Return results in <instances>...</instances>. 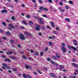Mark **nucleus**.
<instances>
[{
  "mask_svg": "<svg viewBox=\"0 0 78 78\" xmlns=\"http://www.w3.org/2000/svg\"><path fill=\"white\" fill-rule=\"evenodd\" d=\"M36 27H35V29L36 31H39L40 30V28H41V26L40 25H38L37 24H36Z\"/></svg>",
  "mask_w": 78,
  "mask_h": 78,
  "instance_id": "f257e3e1",
  "label": "nucleus"
},
{
  "mask_svg": "<svg viewBox=\"0 0 78 78\" xmlns=\"http://www.w3.org/2000/svg\"><path fill=\"white\" fill-rule=\"evenodd\" d=\"M20 38L22 40H25V37L24 36V35L22 34H20Z\"/></svg>",
  "mask_w": 78,
  "mask_h": 78,
  "instance_id": "f03ea898",
  "label": "nucleus"
},
{
  "mask_svg": "<svg viewBox=\"0 0 78 78\" xmlns=\"http://www.w3.org/2000/svg\"><path fill=\"white\" fill-rule=\"evenodd\" d=\"M67 47L68 48L70 49V50H72V49H73V50H78L76 48L73 46H70L69 45H68Z\"/></svg>",
  "mask_w": 78,
  "mask_h": 78,
  "instance_id": "7ed1b4c3",
  "label": "nucleus"
},
{
  "mask_svg": "<svg viewBox=\"0 0 78 78\" xmlns=\"http://www.w3.org/2000/svg\"><path fill=\"white\" fill-rule=\"evenodd\" d=\"M25 67L26 69H32V67L31 66L27 64L25 65Z\"/></svg>",
  "mask_w": 78,
  "mask_h": 78,
  "instance_id": "20e7f679",
  "label": "nucleus"
},
{
  "mask_svg": "<svg viewBox=\"0 0 78 78\" xmlns=\"http://www.w3.org/2000/svg\"><path fill=\"white\" fill-rule=\"evenodd\" d=\"M38 20L39 21V22L41 24H42V25H44V22H42V19H43V18H38Z\"/></svg>",
  "mask_w": 78,
  "mask_h": 78,
  "instance_id": "39448f33",
  "label": "nucleus"
},
{
  "mask_svg": "<svg viewBox=\"0 0 78 78\" xmlns=\"http://www.w3.org/2000/svg\"><path fill=\"white\" fill-rule=\"evenodd\" d=\"M9 27H10V28H11L12 29H15V27H14V26L12 25V24L9 23Z\"/></svg>",
  "mask_w": 78,
  "mask_h": 78,
  "instance_id": "423d86ee",
  "label": "nucleus"
},
{
  "mask_svg": "<svg viewBox=\"0 0 78 78\" xmlns=\"http://www.w3.org/2000/svg\"><path fill=\"white\" fill-rule=\"evenodd\" d=\"M24 34H25V35H26V36H31L30 33L29 32H25L24 33Z\"/></svg>",
  "mask_w": 78,
  "mask_h": 78,
  "instance_id": "0eeeda50",
  "label": "nucleus"
},
{
  "mask_svg": "<svg viewBox=\"0 0 78 78\" xmlns=\"http://www.w3.org/2000/svg\"><path fill=\"white\" fill-rule=\"evenodd\" d=\"M5 62H7V61H8V62H11V60L8 58L5 59Z\"/></svg>",
  "mask_w": 78,
  "mask_h": 78,
  "instance_id": "6e6552de",
  "label": "nucleus"
},
{
  "mask_svg": "<svg viewBox=\"0 0 78 78\" xmlns=\"http://www.w3.org/2000/svg\"><path fill=\"white\" fill-rule=\"evenodd\" d=\"M5 62H7V61H8V62H11V60L8 58L5 59Z\"/></svg>",
  "mask_w": 78,
  "mask_h": 78,
  "instance_id": "1a4fd4ad",
  "label": "nucleus"
},
{
  "mask_svg": "<svg viewBox=\"0 0 78 78\" xmlns=\"http://www.w3.org/2000/svg\"><path fill=\"white\" fill-rule=\"evenodd\" d=\"M72 65L73 66H74L75 67H78V65L75 63H72Z\"/></svg>",
  "mask_w": 78,
  "mask_h": 78,
  "instance_id": "9d476101",
  "label": "nucleus"
},
{
  "mask_svg": "<svg viewBox=\"0 0 78 78\" xmlns=\"http://www.w3.org/2000/svg\"><path fill=\"white\" fill-rule=\"evenodd\" d=\"M7 12H8V11H7V10H6V9H4L3 10H2L1 11V13H4V12H5V13Z\"/></svg>",
  "mask_w": 78,
  "mask_h": 78,
  "instance_id": "9b49d317",
  "label": "nucleus"
},
{
  "mask_svg": "<svg viewBox=\"0 0 78 78\" xmlns=\"http://www.w3.org/2000/svg\"><path fill=\"white\" fill-rule=\"evenodd\" d=\"M62 50L63 51H64V52H66V49L65 48L62 47Z\"/></svg>",
  "mask_w": 78,
  "mask_h": 78,
  "instance_id": "f8f14e48",
  "label": "nucleus"
},
{
  "mask_svg": "<svg viewBox=\"0 0 78 78\" xmlns=\"http://www.w3.org/2000/svg\"><path fill=\"white\" fill-rule=\"evenodd\" d=\"M6 34L7 36H10L11 35V33L9 31H7L6 32Z\"/></svg>",
  "mask_w": 78,
  "mask_h": 78,
  "instance_id": "ddd939ff",
  "label": "nucleus"
},
{
  "mask_svg": "<svg viewBox=\"0 0 78 78\" xmlns=\"http://www.w3.org/2000/svg\"><path fill=\"white\" fill-rule=\"evenodd\" d=\"M28 24L29 25H32L33 24V22L31 21H29L28 22Z\"/></svg>",
  "mask_w": 78,
  "mask_h": 78,
  "instance_id": "4468645a",
  "label": "nucleus"
},
{
  "mask_svg": "<svg viewBox=\"0 0 78 78\" xmlns=\"http://www.w3.org/2000/svg\"><path fill=\"white\" fill-rule=\"evenodd\" d=\"M50 75L52 77H55V74H54L53 73H51Z\"/></svg>",
  "mask_w": 78,
  "mask_h": 78,
  "instance_id": "2eb2a0df",
  "label": "nucleus"
},
{
  "mask_svg": "<svg viewBox=\"0 0 78 78\" xmlns=\"http://www.w3.org/2000/svg\"><path fill=\"white\" fill-rule=\"evenodd\" d=\"M51 24L52 27H53L54 28L55 27V24H54V23H53V22H51Z\"/></svg>",
  "mask_w": 78,
  "mask_h": 78,
  "instance_id": "dca6fc26",
  "label": "nucleus"
},
{
  "mask_svg": "<svg viewBox=\"0 0 78 78\" xmlns=\"http://www.w3.org/2000/svg\"><path fill=\"white\" fill-rule=\"evenodd\" d=\"M51 58L52 59H54V60H56V59H57V58L55 56H53L51 57Z\"/></svg>",
  "mask_w": 78,
  "mask_h": 78,
  "instance_id": "f3484780",
  "label": "nucleus"
},
{
  "mask_svg": "<svg viewBox=\"0 0 78 78\" xmlns=\"http://www.w3.org/2000/svg\"><path fill=\"white\" fill-rule=\"evenodd\" d=\"M22 58L23 59H27V57L24 55H23Z\"/></svg>",
  "mask_w": 78,
  "mask_h": 78,
  "instance_id": "a211bd4d",
  "label": "nucleus"
},
{
  "mask_svg": "<svg viewBox=\"0 0 78 78\" xmlns=\"http://www.w3.org/2000/svg\"><path fill=\"white\" fill-rule=\"evenodd\" d=\"M9 58L11 59H16V57L10 56L9 57Z\"/></svg>",
  "mask_w": 78,
  "mask_h": 78,
  "instance_id": "6ab92c4d",
  "label": "nucleus"
},
{
  "mask_svg": "<svg viewBox=\"0 0 78 78\" xmlns=\"http://www.w3.org/2000/svg\"><path fill=\"white\" fill-rule=\"evenodd\" d=\"M44 8V7L43 6H41L39 7V9L40 10H43V9Z\"/></svg>",
  "mask_w": 78,
  "mask_h": 78,
  "instance_id": "aec40b11",
  "label": "nucleus"
},
{
  "mask_svg": "<svg viewBox=\"0 0 78 78\" xmlns=\"http://www.w3.org/2000/svg\"><path fill=\"white\" fill-rule=\"evenodd\" d=\"M23 76L24 78H27V75H26V74L25 73L23 74Z\"/></svg>",
  "mask_w": 78,
  "mask_h": 78,
  "instance_id": "412c9836",
  "label": "nucleus"
},
{
  "mask_svg": "<svg viewBox=\"0 0 78 78\" xmlns=\"http://www.w3.org/2000/svg\"><path fill=\"white\" fill-rule=\"evenodd\" d=\"M69 4H71V5H73V2L71 0L69 1Z\"/></svg>",
  "mask_w": 78,
  "mask_h": 78,
  "instance_id": "4be33fe9",
  "label": "nucleus"
},
{
  "mask_svg": "<svg viewBox=\"0 0 78 78\" xmlns=\"http://www.w3.org/2000/svg\"><path fill=\"white\" fill-rule=\"evenodd\" d=\"M36 71L38 72V73H39L40 74H42V72L40 71V70H37Z\"/></svg>",
  "mask_w": 78,
  "mask_h": 78,
  "instance_id": "5701e85b",
  "label": "nucleus"
},
{
  "mask_svg": "<svg viewBox=\"0 0 78 78\" xmlns=\"http://www.w3.org/2000/svg\"><path fill=\"white\" fill-rule=\"evenodd\" d=\"M56 57H57V58H60V56H59V54L58 53H56Z\"/></svg>",
  "mask_w": 78,
  "mask_h": 78,
  "instance_id": "b1692460",
  "label": "nucleus"
},
{
  "mask_svg": "<svg viewBox=\"0 0 78 78\" xmlns=\"http://www.w3.org/2000/svg\"><path fill=\"white\" fill-rule=\"evenodd\" d=\"M23 23H24V24L25 25H27V23H26V22H25V21L23 20Z\"/></svg>",
  "mask_w": 78,
  "mask_h": 78,
  "instance_id": "393cba45",
  "label": "nucleus"
},
{
  "mask_svg": "<svg viewBox=\"0 0 78 78\" xmlns=\"http://www.w3.org/2000/svg\"><path fill=\"white\" fill-rule=\"evenodd\" d=\"M41 29H42V30H43L44 31L45 30V28H44V26H41Z\"/></svg>",
  "mask_w": 78,
  "mask_h": 78,
  "instance_id": "a878e982",
  "label": "nucleus"
},
{
  "mask_svg": "<svg viewBox=\"0 0 78 78\" xmlns=\"http://www.w3.org/2000/svg\"><path fill=\"white\" fill-rule=\"evenodd\" d=\"M62 47H66V44H65V43H62Z\"/></svg>",
  "mask_w": 78,
  "mask_h": 78,
  "instance_id": "bb28decb",
  "label": "nucleus"
},
{
  "mask_svg": "<svg viewBox=\"0 0 78 78\" xmlns=\"http://www.w3.org/2000/svg\"><path fill=\"white\" fill-rule=\"evenodd\" d=\"M66 20H67L68 22H69L70 21V19L69 18H66Z\"/></svg>",
  "mask_w": 78,
  "mask_h": 78,
  "instance_id": "cd10ccee",
  "label": "nucleus"
},
{
  "mask_svg": "<svg viewBox=\"0 0 78 78\" xmlns=\"http://www.w3.org/2000/svg\"><path fill=\"white\" fill-rule=\"evenodd\" d=\"M0 33L2 34L3 33H4V31L1 29H0Z\"/></svg>",
  "mask_w": 78,
  "mask_h": 78,
  "instance_id": "c85d7f7f",
  "label": "nucleus"
},
{
  "mask_svg": "<svg viewBox=\"0 0 78 78\" xmlns=\"http://www.w3.org/2000/svg\"><path fill=\"white\" fill-rule=\"evenodd\" d=\"M12 70H13V71H14V72H16V71L17 70V69L16 68H13L12 69Z\"/></svg>",
  "mask_w": 78,
  "mask_h": 78,
  "instance_id": "c756f323",
  "label": "nucleus"
},
{
  "mask_svg": "<svg viewBox=\"0 0 78 78\" xmlns=\"http://www.w3.org/2000/svg\"><path fill=\"white\" fill-rule=\"evenodd\" d=\"M2 24L3 25H4V26H5V27H6V24L4 22H2Z\"/></svg>",
  "mask_w": 78,
  "mask_h": 78,
  "instance_id": "7c9ffc66",
  "label": "nucleus"
},
{
  "mask_svg": "<svg viewBox=\"0 0 78 78\" xmlns=\"http://www.w3.org/2000/svg\"><path fill=\"white\" fill-rule=\"evenodd\" d=\"M3 66L4 67H7V65L5 63H3Z\"/></svg>",
  "mask_w": 78,
  "mask_h": 78,
  "instance_id": "2f4dec72",
  "label": "nucleus"
},
{
  "mask_svg": "<svg viewBox=\"0 0 78 78\" xmlns=\"http://www.w3.org/2000/svg\"><path fill=\"white\" fill-rule=\"evenodd\" d=\"M12 19L13 20H16V18H15V16H12Z\"/></svg>",
  "mask_w": 78,
  "mask_h": 78,
  "instance_id": "473e14b6",
  "label": "nucleus"
},
{
  "mask_svg": "<svg viewBox=\"0 0 78 78\" xmlns=\"http://www.w3.org/2000/svg\"><path fill=\"white\" fill-rule=\"evenodd\" d=\"M43 10H44V11H48V9H47V8H44V9H43Z\"/></svg>",
  "mask_w": 78,
  "mask_h": 78,
  "instance_id": "72a5a7b5",
  "label": "nucleus"
},
{
  "mask_svg": "<svg viewBox=\"0 0 78 78\" xmlns=\"http://www.w3.org/2000/svg\"><path fill=\"white\" fill-rule=\"evenodd\" d=\"M47 60L48 61H50V60H51V58L49 57H48L47 58Z\"/></svg>",
  "mask_w": 78,
  "mask_h": 78,
  "instance_id": "f704fd0d",
  "label": "nucleus"
},
{
  "mask_svg": "<svg viewBox=\"0 0 78 78\" xmlns=\"http://www.w3.org/2000/svg\"><path fill=\"white\" fill-rule=\"evenodd\" d=\"M60 5H63V3L62 2H59Z\"/></svg>",
  "mask_w": 78,
  "mask_h": 78,
  "instance_id": "c9c22d12",
  "label": "nucleus"
},
{
  "mask_svg": "<svg viewBox=\"0 0 78 78\" xmlns=\"http://www.w3.org/2000/svg\"><path fill=\"white\" fill-rule=\"evenodd\" d=\"M49 44L50 45H53V44H52V42H49Z\"/></svg>",
  "mask_w": 78,
  "mask_h": 78,
  "instance_id": "e433bc0d",
  "label": "nucleus"
},
{
  "mask_svg": "<svg viewBox=\"0 0 78 78\" xmlns=\"http://www.w3.org/2000/svg\"><path fill=\"white\" fill-rule=\"evenodd\" d=\"M60 67L62 69H64V66L63 65H60Z\"/></svg>",
  "mask_w": 78,
  "mask_h": 78,
  "instance_id": "4c0bfd02",
  "label": "nucleus"
},
{
  "mask_svg": "<svg viewBox=\"0 0 78 78\" xmlns=\"http://www.w3.org/2000/svg\"><path fill=\"white\" fill-rule=\"evenodd\" d=\"M27 76V77L29 78H32L31 76L29 74H28Z\"/></svg>",
  "mask_w": 78,
  "mask_h": 78,
  "instance_id": "58836bf2",
  "label": "nucleus"
},
{
  "mask_svg": "<svg viewBox=\"0 0 78 78\" xmlns=\"http://www.w3.org/2000/svg\"><path fill=\"white\" fill-rule=\"evenodd\" d=\"M46 28L48 29L49 30V29H50L51 28V27H50L49 26H47L46 27Z\"/></svg>",
  "mask_w": 78,
  "mask_h": 78,
  "instance_id": "ea45409f",
  "label": "nucleus"
},
{
  "mask_svg": "<svg viewBox=\"0 0 78 78\" xmlns=\"http://www.w3.org/2000/svg\"><path fill=\"white\" fill-rule=\"evenodd\" d=\"M40 55L41 56H42L44 55V53H43V52H41Z\"/></svg>",
  "mask_w": 78,
  "mask_h": 78,
  "instance_id": "a19ab883",
  "label": "nucleus"
},
{
  "mask_svg": "<svg viewBox=\"0 0 78 78\" xmlns=\"http://www.w3.org/2000/svg\"><path fill=\"white\" fill-rule=\"evenodd\" d=\"M8 51L9 52L10 55H12V52L11 51Z\"/></svg>",
  "mask_w": 78,
  "mask_h": 78,
  "instance_id": "79ce46f5",
  "label": "nucleus"
},
{
  "mask_svg": "<svg viewBox=\"0 0 78 78\" xmlns=\"http://www.w3.org/2000/svg\"><path fill=\"white\" fill-rule=\"evenodd\" d=\"M2 39H4V40H6V39H7V38L5 37H2Z\"/></svg>",
  "mask_w": 78,
  "mask_h": 78,
  "instance_id": "37998d69",
  "label": "nucleus"
},
{
  "mask_svg": "<svg viewBox=\"0 0 78 78\" xmlns=\"http://www.w3.org/2000/svg\"><path fill=\"white\" fill-rule=\"evenodd\" d=\"M43 17L47 18V16L46 15L44 14L43 15Z\"/></svg>",
  "mask_w": 78,
  "mask_h": 78,
  "instance_id": "c03bdc74",
  "label": "nucleus"
},
{
  "mask_svg": "<svg viewBox=\"0 0 78 78\" xmlns=\"http://www.w3.org/2000/svg\"><path fill=\"white\" fill-rule=\"evenodd\" d=\"M65 8L66 9H68L69 8V6H65Z\"/></svg>",
  "mask_w": 78,
  "mask_h": 78,
  "instance_id": "a18cd8bd",
  "label": "nucleus"
},
{
  "mask_svg": "<svg viewBox=\"0 0 78 78\" xmlns=\"http://www.w3.org/2000/svg\"><path fill=\"white\" fill-rule=\"evenodd\" d=\"M26 17L27 18H30V16L29 15H27L26 16Z\"/></svg>",
  "mask_w": 78,
  "mask_h": 78,
  "instance_id": "49530a36",
  "label": "nucleus"
},
{
  "mask_svg": "<svg viewBox=\"0 0 78 78\" xmlns=\"http://www.w3.org/2000/svg\"><path fill=\"white\" fill-rule=\"evenodd\" d=\"M30 52L33 53H34V50L33 49H31L30 50Z\"/></svg>",
  "mask_w": 78,
  "mask_h": 78,
  "instance_id": "de8ad7c7",
  "label": "nucleus"
},
{
  "mask_svg": "<svg viewBox=\"0 0 78 78\" xmlns=\"http://www.w3.org/2000/svg\"><path fill=\"white\" fill-rule=\"evenodd\" d=\"M35 55L36 56H37V55H38V53H37V52H35Z\"/></svg>",
  "mask_w": 78,
  "mask_h": 78,
  "instance_id": "09e8293b",
  "label": "nucleus"
},
{
  "mask_svg": "<svg viewBox=\"0 0 78 78\" xmlns=\"http://www.w3.org/2000/svg\"><path fill=\"white\" fill-rule=\"evenodd\" d=\"M48 1L49 2V3H52L53 2V1H52V0H48Z\"/></svg>",
  "mask_w": 78,
  "mask_h": 78,
  "instance_id": "8fccbe9b",
  "label": "nucleus"
},
{
  "mask_svg": "<svg viewBox=\"0 0 78 78\" xmlns=\"http://www.w3.org/2000/svg\"><path fill=\"white\" fill-rule=\"evenodd\" d=\"M50 62H51V63H52V64H55V63L52 60H51L50 61Z\"/></svg>",
  "mask_w": 78,
  "mask_h": 78,
  "instance_id": "3c124183",
  "label": "nucleus"
},
{
  "mask_svg": "<svg viewBox=\"0 0 78 78\" xmlns=\"http://www.w3.org/2000/svg\"><path fill=\"white\" fill-rule=\"evenodd\" d=\"M61 11V12H64V11H65V10L64 9H62Z\"/></svg>",
  "mask_w": 78,
  "mask_h": 78,
  "instance_id": "603ef678",
  "label": "nucleus"
},
{
  "mask_svg": "<svg viewBox=\"0 0 78 78\" xmlns=\"http://www.w3.org/2000/svg\"><path fill=\"white\" fill-rule=\"evenodd\" d=\"M18 75L20 77L21 76V75H22V74L20 73H18Z\"/></svg>",
  "mask_w": 78,
  "mask_h": 78,
  "instance_id": "864d4df0",
  "label": "nucleus"
},
{
  "mask_svg": "<svg viewBox=\"0 0 78 78\" xmlns=\"http://www.w3.org/2000/svg\"><path fill=\"white\" fill-rule=\"evenodd\" d=\"M10 41L11 42H14V41L13 40H10Z\"/></svg>",
  "mask_w": 78,
  "mask_h": 78,
  "instance_id": "5fc2aeb1",
  "label": "nucleus"
},
{
  "mask_svg": "<svg viewBox=\"0 0 78 78\" xmlns=\"http://www.w3.org/2000/svg\"><path fill=\"white\" fill-rule=\"evenodd\" d=\"M73 44H74V45H76V46L78 45V43H74Z\"/></svg>",
  "mask_w": 78,
  "mask_h": 78,
  "instance_id": "6e6d98bb",
  "label": "nucleus"
},
{
  "mask_svg": "<svg viewBox=\"0 0 78 78\" xmlns=\"http://www.w3.org/2000/svg\"><path fill=\"white\" fill-rule=\"evenodd\" d=\"M21 29H25V27L23 26H21Z\"/></svg>",
  "mask_w": 78,
  "mask_h": 78,
  "instance_id": "4d7b16f0",
  "label": "nucleus"
},
{
  "mask_svg": "<svg viewBox=\"0 0 78 78\" xmlns=\"http://www.w3.org/2000/svg\"><path fill=\"white\" fill-rule=\"evenodd\" d=\"M2 68L3 69H5L6 67H5L4 66H2Z\"/></svg>",
  "mask_w": 78,
  "mask_h": 78,
  "instance_id": "13d9d810",
  "label": "nucleus"
},
{
  "mask_svg": "<svg viewBox=\"0 0 78 78\" xmlns=\"http://www.w3.org/2000/svg\"><path fill=\"white\" fill-rule=\"evenodd\" d=\"M17 46L18 47H19V48H21V46L19 44Z\"/></svg>",
  "mask_w": 78,
  "mask_h": 78,
  "instance_id": "bf43d9fd",
  "label": "nucleus"
},
{
  "mask_svg": "<svg viewBox=\"0 0 78 78\" xmlns=\"http://www.w3.org/2000/svg\"><path fill=\"white\" fill-rule=\"evenodd\" d=\"M56 29L57 30H59V27H56Z\"/></svg>",
  "mask_w": 78,
  "mask_h": 78,
  "instance_id": "052dcab7",
  "label": "nucleus"
},
{
  "mask_svg": "<svg viewBox=\"0 0 78 78\" xmlns=\"http://www.w3.org/2000/svg\"><path fill=\"white\" fill-rule=\"evenodd\" d=\"M73 42H77V41H76V40H73Z\"/></svg>",
  "mask_w": 78,
  "mask_h": 78,
  "instance_id": "680f3d73",
  "label": "nucleus"
},
{
  "mask_svg": "<svg viewBox=\"0 0 78 78\" xmlns=\"http://www.w3.org/2000/svg\"><path fill=\"white\" fill-rule=\"evenodd\" d=\"M38 1H39V3H42V1H41V0H38Z\"/></svg>",
  "mask_w": 78,
  "mask_h": 78,
  "instance_id": "e2e57ef3",
  "label": "nucleus"
},
{
  "mask_svg": "<svg viewBox=\"0 0 78 78\" xmlns=\"http://www.w3.org/2000/svg\"><path fill=\"white\" fill-rule=\"evenodd\" d=\"M9 73H12V71L11 70H9L8 71Z\"/></svg>",
  "mask_w": 78,
  "mask_h": 78,
  "instance_id": "0e129e2a",
  "label": "nucleus"
},
{
  "mask_svg": "<svg viewBox=\"0 0 78 78\" xmlns=\"http://www.w3.org/2000/svg\"><path fill=\"white\" fill-rule=\"evenodd\" d=\"M34 74L35 75H37V72H34Z\"/></svg>",
  "mask_w": 78,
  "mask_h": 78,
  "instance_id": "69168bd1",
  "label": "nucleus"
},
{
  "mask_svg": "<svg viewBox=\"0 0 78 78\" xmlns=\"http://www.w3.org/2000/svg\"><path fill=\"white\" fill-rule=\"evenodd\" d=\"M75 71L76 72H77L78 73V70L76 69H75Z\"/></svg>",
  "mask_w": 78,
  "mask_h": 78,
  "instance_id": "338daca9",
  "label": "nucleus"
},
{
  "mask_svg": "<svg viewBox=\"0 0 78 78\" xmlns=\"http://www.w3.org/2000/svg\"><path fill=\"white\" fill-rule=\"evenodd\" d=\"M73 76H69V78H73Z\"/></svg>",
  "mask_w": 78,
  "mask_h": 78,
  "instance_id": "774afa93",
  "label": "nucleus"
}]
</instances>
